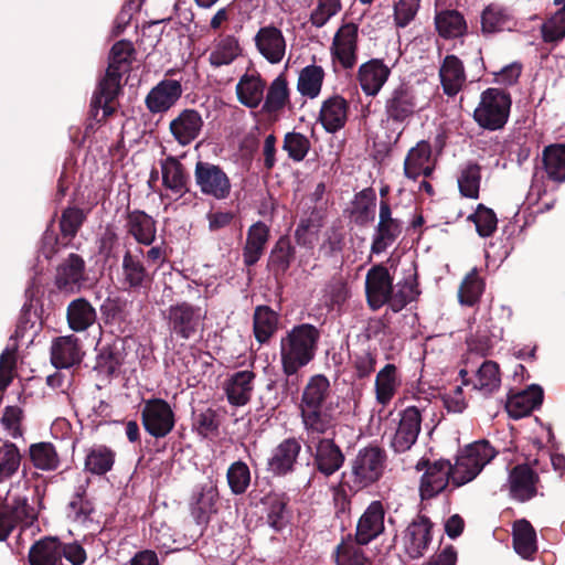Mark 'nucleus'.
<instances>
[{
    "label": "nucleus",
    "mask_w": 565,
    "mask_h": 565,
    "mask_svg": "<svg viewBox=\"0 0 565 565\" xmlns=\"http://www.w3.org/2000/svg\"><path fill=\"white\" fill-rule=\"evenodd\" d=\"M497 454L491 444L482 439L467 446L455 465L445 459L434 462L420 459L416 465L417 470H424L419 483L420 499L424 501L436 498L449 484L459 488L472 481Z\"/></svg>",
    "instance_id": "obj_1"
},
{
    "label": "nucleus",
    "mask_w": 565,
    "mask_h": 565,
    "mask_svg": "<svg viewBox=\"0 0 565 565\" xmlns=\"http://www.w3.org/2000/svg\"><path fill=\"white\" fill-rule=\"evenodd\" d=\"M321 338L320 330L311 323L294 326L280 339V361L287 377L297 376L298 371L308 365L316 355ZM296 384L287 379V384Z\"/></svg>",
    "instance_id": "obj_2"
},
{
    "label": "nucleus",
    "mask_w": 565,
    "mask_h": 565,
    "mask_svg": "<svg viewBox=\"0 0 565 565\" xmlns=\"http://www.w3.org/2000/svg\"><path fill=\"white\" fill-rule=\"evenodd\" d=\"M335 424L322 426L318 430L306 428V448L312 458V467L324 477L339 471L345 461L341 447L335 443Z\"/></svg>",
    "instance_id": "obj_3"
},
{
    "label": "nucleus",
    "mask_w": 565,
    "mask_h": 565,
    "mask_svg": "<svg viewBox=\"0 0 565 565\" xmlns=\"http://www.w3.org/2000/svg\"><path fill=\"white\" fill-rule=\"evenodd\" d=\"M385 461L386 454L377 446L360 449L351 460L350 469L341 475L343 484L348 486L350 493L356 494L381 479Z\"/></svg>",
    "instance_id": "obj_4"
},
{
    "label": "nucleus",
    "mask_w": 565,
    "mask_h": 565,
    "mask_svg": "<svg viewBox=\"0 0 565 565\" xmlns=\"http://www.w3.org/2000/svg\"><path fill=\"white\" fill-rule=\"evenodd\" d=\"M330 394V382L323 374H317L309 379L303 388L300 404V416L303 428L318 430L322 426L335 424L337 418L328 408H322Z\"/></svg>",
    "instance_id": "obj_5"
},
{
    "label": "nucleus",
    "mask_w": 565,
    "mask_h": 565,
    "mask_svg": "<svg viewBox=\"0 0 565 565\" xmlns=\"http://www.w3.org/2000/svg\"><path fill=\"white\" fill-rule=\"evenodd\" d=\"M511 106L512 98L509 92L489 87L481 93L472 117L476 124L484 130H501L509 120Z\"/></svg>",
    "instance_id": "obj_6"
},
{
    "label": "nucleus",
    "mask_w": 565,
    "mask_h": 565,
    "mask_svg": "<svg viewBox=\"0 0 565 565\" xmlns=\"http://www.w3.org/2000/svg\"><path fill=\"white\" fill-rule=\"evenodd\" d=\"M420 110L416 90L408 83L393 87L384 100V116L387 122L403 125Z\"/></svg>",
    "instance_id": "obj_7"
},
{
    "label": "nucleus",
    "mask_w": 565,
    "mask_h": 565,
    "mask_svg": "<svg viewBox=\"0 0 565 565\" xmlns=\"http://www.w3.org/2000/svg\"><path fill=\"white\" fill-rule=\"evenodd\" d=\"M142 404L140 418L146 433L156 439L167 437L177 423L171 405L160 397L143 399Z\"/></svg>",
    "instance_id": "obj_8"
},
{
    "label": "nucleus",
    "mask_w": 565,
    "mask_h": 565,
    "mask_svg": "<svg viewBox=\"0 0 565 565\" xmlns=\"http://www.w3.org/2000/svg\"><path fill=\"white\" fill-rule=\"evenodd\" d=\"M194 180L204 195L224 200L231 193V180L218 164L198 160L194 167Z\"/></svg>",
    "instance_id": "obj_9"
},
{
    "label": "nucleus",
    "mask_w": 565,
    "mask_h": 565,
    "mask_svg": "<svg viewBox=\"0 0 565 565\" xmlns=\"http://www.w3.org/2000/svg\"><path fill=\"white\" fill-rule=\"evenodd\" d=\"M203 316L201 308L182 301L172 305L167 310V321L171 334L182 340H189L200 330Z\"/></svg>",
    "instance_id": "obj_10"
},
{
    "label": "nucleus",
    "mask_w": 565,
    "mask_h": 565,
    "mask_svg": "<svg viewBox=\"0 0 565 565\" xmlns=\"http://www.w3.org/2000/svg\"><path fill=\"white\" fill-rule=\"evenodd\" d=\"M386 509L382 501H372L358 520L352 543L365 546L385 532Z\"/></svg>",
    "instance_id": "obj_11"
},
{
    "label": "nucleus",
    "mask_w": 565,
    "mask_h": 565,
    "mask_svg": "<svg viewBox=\"0 0 565 565\" xmlns=\"http://www.w3.org/2000/svg\"><path fill=\"white\" fill-rule=\"evenodd\" d=\"M539 460L534 459L529 462L518 463L510 469L508 483L512 499L519 502H526L537 495L540 477L533 469Z\"/></svg>",
    "instance_id": "obj_12"
},
{
    "label": "nucleus",
    "mask_w": 565,
    "mask_h": 565,
    "mask_svg": "<svg viewBox=\"0 0 565 565\" xmlns=\"http://www.w3.org/2000/svg\"><path fill=\"white\" fill-rule=\"evenodd\" d=\"M394 285V277L383 264L373 265L366 273L364 291L369 308L381 309L388 301Z\"/></svg>",
    "instance_id": "obj_13"
},
{
    "label": "nucleus",
    "mask_w": 565,
    "mask_h": 565,
    "mask_svg": "<svg viewBox=\"0 0 565 565\" xmlns=\"http://www.w3.org/2000/svg\"><path fill=\"white\" fill-rule=\"evenodd\" d=\"M359 26L354 22L342 24L335 32L330 47L333 63L351 70L358 62Z\"/></svg>",
    "instance_id": "obj_14"
},
{
    "label": "nucleus",
    "mask_w": 565,
    "mask_h": 565,
    "mask_svg": "<svg viewBox=\"0 0 565 565\" xmlns=\"http://www.w3.org/2000/svg\"><path fill=\"white\" fill-rule=\"evenodd\" d=\"M403 222L393 217L391 204L387 200L380 201L379 222L374 230L371 244V254H382L402 234Z\"/></svg>",
    "instance_id": "obj_15"
},
{
    "label": "nucleus",
    "mask_w": 565,
    "mask_h": 565,
    "mask_svg": "<svg viewBox=\"0 0 565 565\" xmlns=\"http://www.w3.org/2000/svg\"><path fill=\"white\" fill-rule=\"evenodd\" d=\"M398 416L399 419L391 440V447L395 452L402 454L409 450L417 441L423 416L417 406H407L399 412Z\"/></svg>",
    "instance_id": "obj_16"
},
{
    "label": "nucleus",
    "mask_w": 565,
    "mask_h": 565,
    "mask_svg": "<svg viewBox=\"0 0 565 565\" xmlns=\"http://www.w3.org/2000/svg\"><path fill=\"white\" fill-rule=\"evenodd\" d=\"M36 512L24 497L15 495L0 504V541L7 540L18 523L32 524Z\"/></svg>",
    "instance_id": "obj_17"
},
{
    "label": "nucleus",
    "mask_w": 565,
    "mask_h": 565,
    "mask_svg": "<svg viewBox=\"0 0 565 565\" xmlns=\"http://www.w3.org/2000/svg\"><path fill=\"white\" fill-rule=\"evenodd\" d=\"M86 280V264L78 254H70L56 267L54 285L62 292H78Z\"/></svg>",
    "instance_id": "obj_18"
},
{
    "label": "nucleus",
    "mask_w": 565,
    "mask_h": 565,
    "mask_svg": "<svg viewBox=\"0 0 565 565\" xmlns=\"http://www.w3.org/2000/svg\"><path fill=\"white\" fill-rule=\"evenodd\" d=\"M434 523L425 514H418L404 532V548L412 559H418L425 555L433 541Z\"/></svg>",
    "instance_id": "obj_19"
},
{
    "label": "nucleus",
    "mask_w": 565,
    "mask_h": 565,
    "mask_svg": "<svg viewBox=\"0 0 565 565\" xmlns=\"http://www.w3.org/2000/svg\"><path fill=\"white\" fill-rule=\"evenodd\" d=\"M220 492L216 483L209 480L199 484L192 492L190 499V512L196 524L206 525L211 516L218 511Z\"/></svg>",
    "instance_id": "obj_20"
},
{
    "label": "nucleus",
    "mask_w": 565,
    "mask_h": 565,
    "mask_svg": "<svg viewBox=\"0 0 565 565\" xmlns=\"http://www.w3.org/2000/svg\"><path fill=\"white\" fill-rule=\"evenodd\" d=\"M136 50L128 40L117 41L110 49L109 63L104 77L99 81L105 86L121 90L122 74L131 68L132 56Z\"/></svg>",
    "instance_id": "obj_21"
},
{
    "label": "nucleus",
    "mask_w": 565,
    "mask_h": 565,
    "mask_svg": "<svg viewBox=\"0 0 565 565\" xmlns=\"http://www.w3.org/2000/svg\"><path fill=\"white\" fill-rule=\"evenodd\" d=\"M152 281L153 276L148 271L140 256L127 249L121 263L122 288L132 292L148 291Z\"/></svg>",
    "instance_id": "obj_22"
},
{
    "label": "nucleus",
    "mask_w": 565,
    "mask_h": 565,
    "mask_svg": "<svg viewBox=\"0 0 565 565\" xmlns=\"http://www.w3.org/2000/svg\"><path fill=\"white\" fill-rule=\"evenodd\" d=\"M301 444L295 437L281 440L267 460V470L276 477H285L296 470Z\"/></svg>",
    "instance_id": "obj_23"
},
{
    "label": "nucleus",
    "mask_w": 565,
    "mask_h": 565,
    "mask_svg": "<svg viewBox=\"0 0 565 565\" xmlns=\"http://www.w3.org/2000/svg\"><path fill=\"white\" fill-rule=\"evenodd\" d=\"M84 354L81 340L74 334L57 337L51 343L50 360L56 369H71L79 365Z\"/></svg>",
    "instance_id": "obj_24"
},
{
    "label": "nucleus",
    "mask_w": 565,
    "mask_h": 565,
    "mask_svg": "<svg viewBox=\"0 0 565 565\" xmlns=\"http://www.w3.org/2000/svg\"><path fill=\"white\" fill-rule=\"evenodd\" d=\"M255 46L260 55L270 64H278L286 54L287 43L282 31L269 24L262 26L254 38Z\"/></svg>",
    "instance_id": "obj_25"
},
{
    "label": "nucleus",
    "mask_w": 565,
    "mask_h": 565,
    "mask_svg": "<svg viewBox=\"0 0 565 565\" xmlns=\"http://www.w3.org/2000/svg\"><path fill=\"white\" fill-rule=\"evenodd\" d=\"M350 105L341 95H332L321 104L318 121L329 134L343 129L348 122Z\"/></svg>",
    "instance_id": "obj_26"
},
{
    "label": "nucleus",
    "mask_w": 565,
    "mask_h": 565,
    "mask_svg": "<svg viewBox=\"0 0 565 565\" xmlns=\"http://www.w3.org/2000/svg\"><path fill=\"white\" fill-rule=\"evenodd\" d=\"M125 228L139 245L151 246L157 239V221L142 210H129L125 215Z\"/></svg>",
    "instance_id": "obj_27"
},
{
    "label": "nucleus",
    "mask_w": 565,
    "mask_h": 565,
    "mask_svg": "<svg viewBox=\"0 0 565 565\" xmlns=\"http://www.w3.org/2000/svg\"><path fill=\"white\" fill-rule=\"evenodd\" d=\"M431 145L427 140L418 141L412 147L404 159V175L409 180H417L420 175L430 177L435 170L431 161Z\"/></svg>",
    "instance_id": "obj_28"
},
{
    "label": "nucleus",
    "mask_w": 565,
    "mask_h": 565,
    "mask_svg": "<svg viewBox=\"0 0 565 565\" xmlns=\"http://www.w3.org/2000/svg\"><path fill=\"white\" fill-rule=\"evenodd\" d=\"M182 95V86L179 81L163 79L150 89L145 103L151 114L168 111Z\"/></svg>",
    "instance_id": "obj_29"
},
{
    "label": "nucleus",
    "mask_w": 565,
    "mask_h": 565,
    "mask_svg": "<svg viewBox=\"0 0 565 565\" xmlns=\"http://www.w3.org/2000/svg\"><path fill=\"white\" fill-rule=\"evenodd\" d=\"M391 75V68L381 58H371L360 65L358 81L367 96H376Z\"/></svg>",
    "instance_id": "obj_30"
},
{
    "label": "nucleus",
    "mask_w": 565,
    "mask_h": 565,
    "mask_svg": "<svg viewBox=\"0 0 565 565\" xmlns=\"http://www.w3.org/2000/svg\"><path fill=\"white\" fill-rule=\"evenodd\" d=\"M544 398V391L537 384H532L526 390L510 394L505 403V409L510 417L519 419L529 416L539 408Z\"/></svg>",
    "instance_id": "obj_31"
},
{
    "label": "nucleus",
    "mask_w": 565,
    "mask_h": 565,
    "mask_svg": "<svg viewBox=\"0 0 565 565\" xmlns=\"http://www.w3.org/2000/svg\"><path fill=\"white\" fill-rule=\"evenodd\" d=\"M202 127V116L195 109H183L169 125L173 138L183 147L199 137Z\"/></svg>",
    "instance_id": "obj_32"
},
{
    "label": "nucleus",
    "mask_w": 565,
    "mask_h": 565,
    "mask_svg": "<svg viewBox=\"0 0 565 565\" xmlns=\"http://www.w3.org/2000/svg\"><path fill=\"white\" fill-rule=\"evenodd\" d=\"M376 193L373 188H365L354 194L349 207L344 213L351 223L359 227H364L375 218Z\"/></svg>",
    "instance_id": "obj_33"
},
{
    "label": "nucleus",
    "mask_w": 565,
    "mask_h": 565,
    "mask_svg": "<svg viewBox=\"0 0 565 565\" xmlns=\"http://www.w3.org/2000/svg\"><path fill=\"white\" fill-rule=\"evenodd\" d=\"M289 502L290 498L286 492L270 491L260 499L266 513V522L275 532H281L289 523Z\"/></svg>",
    "instance_id": "obj_34"
},
{
    "label": "nucleus",
    "mask_w": 565,
    "mask_h": 565,
    "mask_svg": "<svg viewBox=\"0 0 565 565\" xmlns=\"http://www.w3.org/2000/svg\"><path fill=\"white\" fill-rule=\"evenodd\" d=\"M270 237V230L264 222L258 221L252 224L246 234L243 246V263L246 267L255 266L263 257Z\"/></svg>",
    "instance_id": "obj_35"
},
{
    "label": "nucleus",
    "mask_w": 565,
    "mask_h": 565,
    "mask_svg": "<svg viewBox=\"0 0 565 565\" xmlns=\"http://www.w3.org/2000/svg\"><path fill=\"white\" fill-rule=\"evenodd\" d=\"M438 74L443 92L448 97L456 96L467 82L463 63L454 54L444 57Z\"/></svg>",
    "instance_id": "obj_36"
},
{
    "label": "nucleus",
    "mask_w": 565,
    "mask_h": 565,
    "mask_svg": "<svg viewBox=\"0 0 565 565\" xmlns=\"http://www.w3.org/2000/svg\"><path fill=\"white\" fill-rule=\"evenodd\" d=\"M480 22L483 35L511 31L516 26L512 11L499 3L488 4L481 12Z\"/></svg>",
    "instance_id": "obj_37"
},
{
    "label": "nucleus",
    "mask_w": 565,
    "mask_h": 565,
    "mask_svg": "<svg viewBox=\"0 0 565 565\" xmlns=\"http://www.w3.org/2000/svg\"><path fill=\"white\" fill-rule=\"evenodd\" d=\"M162 185L180 198L190 192V177L177 157L168 156L161 161Z\"/></svg>",
    "instance_id": "obj_38"
},
{
    "label": "nucleus",
    "mask_w": 565,
    "mask_h": 565,
    "mask_svg": "<svg viewBox=\"0 0 565 565\" xmlns=\"http://www.w3.org/2000/svg\"><path fill=\"white\" fill-rule=\"evenodd\" d=\"M255 377L256 374L248 370L238 371L231 375L224 386L231 405L244 406L250 401Z\"/></svg>",
    "instance_id": "obj_39"
},
{
    "label": "nucleus",
    "mask_w": 565,
    "mask_h": 565,
    "mask_svg": "<svg viewBox=\"0 0 565 565\" xmlns=\"http://www.w3.org/2000/svg\"><path fill=\"white\" fill-rule=\"evenodd\" d=\"M61 540L57 536H43L29 548V565H64L61 562Z\"/></svg>",
    "instance_id": "obj_40"
},
{
    "label": "nucleus",
    "mask_w": 565,
    "mask_h": 565,
    "mask_svg": "<svg viewBox=\"0 0 565 565\" xmlns=\"http://www.w3.org/2000/svg\"><path fill=\"white\" fill-rule=\"evenodd\" d=\"M66 321L74 332H84L97 321V311L86 298L79 297L67 305Z\"/></svg>",
    "instance_id": "obj_41"
},
{
    "label": "nucleus",
    "mask_w": 565,
    "mask_h": 565,
    "mask_svg": "<svg viewBox=\"0 0 565 565\" xmlns=\"http://www.w3.org/2000/svg\"><path fill=\"white\" fill-rule=\"evenodd\" d=\"M116 460V451L103 444H94L85 449L84 471L93 476H105Z\"/></svg>",
    "instance_id": "obj_42"
},
{
    "label": "nucleus",
    "mask_w": 565,
    "mask_h": 565,
    "mask_svg": "<svg viewBox=\"0 0 565 565\" xmlns=\"http://www.w3.org/2000/svg\"><path fill=\"white\" fill-rule=\"evenodd\" d=\"M279 329V313L266 305L255 308L253 315V333L259 344H266Z\"/></svg>",
    "instance_id": "obj_43"
},
{
    "label": "nucleus",
    "mask_w": 565,
    "mask_h": 565,
    "mask_svg": "<svg viewBox=\"0 0 565 565\" xmlns=\"http://www.w3.org/2000/svg\"><path fill=\"white\" fill-rule=\"evenodd\" d=\"M418 275L415 271L412 276L404 278L396 285H393L388 301L385 303L388 308L397 313L420 296Z\"/></svg>",
    "instance_id": "obj_44"
},
{
    "label": "nucleus",
    "mask_w": 565,
    "mask_h": 565,
    "mask_svg": "<svg viewBox=\"0 0 565 565\" xmlns=\"http://www.w3.org/2000/svg\"><path fill=\"white\" fill-rule=\"evenodd\" d=\"M295 257V246L291 244L289 236L282 235L277 239L269 253L267 267L275 278L278 279L286 275Z\"/></svg>",
    "instance_id": "obj_45"
},
{
    "label": "nucleus",
    "mask_w": 565,
    "mask_h": 565,
    "mask_svg": "<svg viewBox=\"0 0 565 565\" xmlns=\"http://www.w3.org/2000/svg\"><path fill=\"white\" fill-rule=\"evenodd\" d=\"M265 88L266 82L262 78L259 73H246L239 78L236 85L237 99L242 105L248 108H257L264 98Z\"/></svg>",
    "instance_id": "obj_46"
},
{
    "label": "nucleus",
    "mask_w": 565,
    "mask_h": 565,
    "mask_svg": "<svg viewBox=\"0 0 565 565\" xmlns=\"http://www.w3.org/2000/svg\"><path fill=\"white\" fill-rule=\"evenodd\" d=\"M290 107V89L285 74L278 75L269 85L262 113L278 115L285 107Z\"/></svg>",
    "instance_id": "obj_47"
},
{
    "label": "nucleus",
    "mask_w": 565,
    "mask_h": 565,
    "mask_svg": "<svg viewBox=\"0 0 565 565\" xmlns=\"http://www.w3.org/2000/svg\"><path fill=\"white\" fill-rule=\"evenodd\" d=\"M121 90L111 86H105L99 82L90 100L89 118L102 122L115 111L111 103L118 97Z\"/></svg>",
    "instance_id": "obj_48"
},
{
    "label": "nucleus",
    "mask_w": 565,
    "mask_h": 565,
    "mask_svg": "<svg viewBox=\"0 0 565 565\" xmlns=\"http://www.w3.org/2000/svg\"><path fill=\"white\" fill-rule=\"evenodd\" d=\"M512 541L515 552L523 558H532L537 551L536 532L525 519L513 523Z\"/></svg>",
    "instance_id": "obj_49"
},
{
    "label": "nucleus",
    "mask_w": 565,
    "mask_h": 565,
    "mask_svg": "<svg viewBox=\"0 0 565 565\" xmlns=\"http://www.w3.org/2000/svg\"><path fill=\"white\" fill-rule=\"evenodd\" d=\"M542 162L550 180L565 182V143L546 146L542 152Z\"/></svg>",
    "instance_id": "obj_50"
},
{
    "label": "nucleus",
    "mask_w": 565,
    "mask_h": 565,
    "mask_svg": "<svg viewBox=\"0 0 565 565\" xmlns=\"http://www.w3.org/2000/svg\"><path fill=\"white\" fill-rule=\"evenodd\" d=\"M29 458L34 468L42 471H55L61 466V458L54 444L39 441L29 447Z\"/></svg>",
    "instance_id": "obj_51"
},
{
    "label": "nucleus",
    "mask_w": 565,
    "mask_h": 565,
    "mask_svg": "<svg viewBox=\"0 0 565 565\" xmlns=\"http://www.w3.org/2000/svg\"><path fill=\"white\" fill-rule=\"evenodd\" d=\"M438 34L444 39H456L467 33L465 17L457 10H443L435 15Z\"/></svg>",
    "instance_id": "obj_52"
},
{
    "label": "nucleus",
    "mask_w": 565,
    "mask_h": 565,
    "mask_svg": "<svg viewBox=\"0 0 565 565\" xmlns=\"http://www.w3.org/2000/svg\"><path fill=\"white\" fill-rule=\"evenodd\" d=\"M401 382L395 364L388 363L379 371L375 377V396L379 404L385 406L394 397Z\"/></svg>",
    "instance_id": "obj_53"
},
{
    "label": "nucleus",
    "mask_w": 565,
    "mask_h": 565,
    "mask_svg": "<svg viewBox=\"0 0 565 565\" xmlns=\"http://www.w3.org/2000/svg\"><path fill=\"white\" fill-rule=\"evenodd\" d=\"M126 355L124 341H115L100 349L97 355V367L108 376L117 375L125 363Z\"/></svg>",
    "instance_id": "obj_54"
},
{
    "label": "nucleus",
    "mask_w": 565,
    "mask_h": 565,
    "mask_svg": "<svg viewBox=\"0 0 565 565\" xmlns=\"http://www.w3.org/2000/svg\"><path fill=\"white\" fill-rule=\"evenodd\" d=\"M221 419L212 407H200L192 412V429L203 438L213 439L220 435Z\"/></svg>",
    "instance_id": "obj_55"
},
{
    "label": "nucleus",
    "mask_w": 565,
    "mask_h": 565,
    "mask_svg": "<svg viewBox=\"0 0 565 565\" xmlns=\"http://www.w3.org/2000/svg\"><path fill=\"white\" fill-rule=\"evenodd\" d=\"M238 40L234 35L222 36L210 53L209 62L213 67L232 64L241 55Z\"/></svg>",
    "instance_id": "obj_56"
},
{
    "label": "nucleus",
    "mask_w": 565,
    "mask_h": 565,
    "mask_svg": "<svg viewBox=\"0 0 565 565\" xmlns=\"http://www.w3.org/2000/svg\"><path fill=\"white\" fill-rule=\"evenodd\" d=\"M324 70L319 65H308L303 67L298 77L297 89L298 92L310 99L319 96L323 79Z\"/></svg>",
    "instance_id": "obj_57"
},
{
    "label": "nucleus",
    "mask_w": 565,
    "mask_h": 565,
    "mask_svg": "<svg viewBox=\"0 0 565 565\" xmlns=\"http://www.w3.org/2000/svg\"><path fill=\"white\" fill-rule=\"evenodd\" d=\"M332 556L335 565H371L365 552L352 543V534H348L341 540Z\"/></svg>",
    "instance_id": "obj_58"
},
{
    "label": "nucleus",
    "mask_w": 565,
    "mask_h": 565,
    "mask_svg": "<svg viewBox=\"0 0 565 565\" xmlns=\"http://www.w3.org/2000/svg\"><path fill=\"white\" fill-rule=\"evenodd\" d=\"M86 218L87 213L77 206H67L62 211L60 232L62 239H65L63 247L67 246L75 238Z\"/></svg>",
    "instance_id": "obj_59"
},
{
    "label": "nucleus",
    "mask_w": 565,
    "mask_h": 565,
    "mask_svg": "<svg viewBox=\"0 0 565 565\" xmlns=\"http://www.w3.org/2000/svg\"><path fill=\"white\" fill-rule=\"evenodd\" d=\"M483 291L484 281L475 267L462 279L458 289V300L463 306L473 307L480 301Z\"/></svg>",
    "instance_id": "obj_60"
},
{
    "label": "nucleus",
    "mask_w": 565,
    "mask_h": 565,
    "mask_svg": "<svg viewBox=\"0 0 565 565\" xmlns=\"http://www.w3.org/2000/svg\"><path fill=\"white\" fill-rule=\"evenodd\" d=\"M226 480L234 495L244 494L250 486V469L243 460L234 461L226 471Z\"/></svg>",
    "instance_id": "obj_61"
},
{
    "label": "nucleus",
    "mask_w": 565,
    "mask_h": 565,
    "mask_svg": "<svg viewBox=\"0 0 565 565\" xmlns=\"http://www.w3.org/2000/svg\"><path fill=\"white\" fill-rule=\"evenodd\" d=\"M481 182V167L477 162H469L458 177V188L462 196L478 199Z\"/></svg>",
    "instance_id": "obj_62"
},
{
    "label": "nucleus",
    "mask_w": 565,
    "mask_h": 565,
    "mask_svg": "<svg viewBox=\"0 0 565 565\" xmlns=\"http://www.w3.org/2000/svg\"><path fill=\"white\" fill-rule=\"evenodd\" d=\"M22 456L19 448L11 441L0 445V482L17 473Z\"/></svg>",
    "instance_id": "obj_63"
},
{
    "label": "nucleus",
    "mask_w": 565,
    "mask_h": 565,
    "mask_svg": "<svg viewBox=\"0 0 565 565\" xmlns=\"http://www.w3.org/2000/svg\"><path fill=\"white\" fill-rule=\"evenodd\" d=\"M311 142L307 136L297 131L285 134L282 140V150L287 152L288 158L295 162H301L308 154Z\"/></svg>",
    "instance_id": "obj_64"
}]
</instances>
